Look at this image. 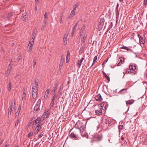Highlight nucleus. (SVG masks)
Returning <instances> with one entry per match:
<instances>
[{"label": "nucleus", "mask_w": 147, "mask_h": 147, "mask_svg": "<svg viewBox=\"0 0 147 147\" xmlns=\"http://www.w3.org/2000/svg\"><path fill=\"white\" fill-rule=\"evenodd\" d=\"M50 90L49 89H48L45 92V96H44L45 98H47L49 94V92H50Z\"/></svg>", "instance_id": "obj_25"}, {"label": "nucleus", "mask_w": 147, "mask_h": 147, "mask_svg": "<svg viewBox=\"0 0 147 147\" xmlns=\"http://www.w3.org/2000/svg\"><path fill=\"white\" fill-rule=\"evenodd\" d=\"M84 59V58H82L80 60H78V61L76 65L79 68L80 67Z\"/></svg>", "instance_id": "obj_12"}, {"label": "nucleus", "mask_w": 147, "mask_h": 147, "mask_svg": "<svg viewBox=\"0 0 147 147\" xmlns=\"http://www.w3.org/2000/svg\"><path fill=\"white\" fill-rule=\"evenodd\" d=\"M125 47H126L125 46H123L122 47H121V49H125Z\"/></svg>", "instance_id": "obj_63"}, {"label": "nucleus", "mask_w": 147, "mask_h": 147, "mask_svg": "<svg viewBox=\"0 0 147 147\" xmlns=\"http://www.w3.org/2000/svg\"><path fill=\"white\" fill-rule=\"evenodd\" d=\"M75 11H74V10H72L71 13V14L72 15V16H74L75 14Z\"/></svg>", "instance_id": "obj_43"}, {"label": "nucleus", "mask_w": 147, "mask_h": 147, "mask_svg": "<svg viewBox=\"0 0 147 147\" xmlns=\"http://www.w3.org/2000/svg\"><path fill=\"white\" fill-rule=\"evenodd\" d=\"M75 127L76 129H78L79 130L80 133L82 136L84 137L86 136V134H83L86 128L84 124L82 122H77L75 124Z\"/></svg>", "instance_id": "obj_1"}, {"label": "nucleus", "mask_w": 147, "mask_h": 147, "mask_svg": "<svg viewBox=\"0 0 147 147\" xmlns=\"http://www.w3.org/2000/svg\"><path fill=\"white\" fill-rule=\"evenodd\" d=\"M63 64V59H61L60 63L59 64V69H61L62 68V67Z\"/></svg>", "instance_id": "obj_22"}, {"label": "nucleus", "mask_w": 147, "mask_h": 147, "mask_svg": "<svg viewBox=\"0 0 147 147\" xmlns=\"http://www.w3.org/2000/svg\"><path fill=\"white\" fill-rule=\"evenodd\" d=\"M109 121L108 119H105L104 122L105 124H107L108 123L109 124H110V123H109Z\"/></svg>", "instance_id": "obj_31"}, {"label": "nucleus", "mask_w": 147, "mask_h": 147, "mask_svg": "<svg viewBox=\"0 0 147 147\" xmlns=\"http://www.w3.org/2000/svg\"><path fill=\"white\" fill-rule=\"evenodd\" d=\"M106 104H107V103L105 102H103V103L100 104L99 109L95 111V113L96 115H102V110L103 109V107L105 108L106 107Z\"/></svg>", "instance_id": "obj_2"}, {"label": "nucleus", "mask_w": 147, "mask_h": 147, "mask_svg": "<svg viewBox=\"0 0 147 147\" xmlns=\"http://www.w3.org/2000/svg\"><path fill=\"white\" fill-rule=\"evenodd\" d=\"M33 62H34L33 67H34L35 66V65L36 64V61L34 60L33 61Z\"/></svg>", "instance_id": "obj_56"}, {"label": "nucleus", "mask_w": 147, "mask_h": 147, "mask_svg": "<svg viewBox=\"0 0 147 147\" xmlns=\"http://www.w3.org/2000/svg\"><path fill=\"white\" fill-rule=\"evenodd\" d=\"M11 88V83H9L8 84V86L7 87L8 90L10 91Z\"/></svg>", "instance_id": "obj_33"}, {"label": "nucleus", "mask_w": 147, "mask_h": 147, "mask_svg": "<svg viewBox=\"0 0 147 147\" xmlns=\"http://www.w3.org/2000/svg\"><path fill=\"white\" fill-rule=\"evenodd\" d=\"M94 98L95 100L98 101H100L102 99L100 94H99L95 96Z\"/></svg>", "instance_id": "obj_10"}, {"label": "nucleus", "mask_w": 147, "mask_h": 147, "mask_svg": "<svg viewBox=\"0 0 147 147\" xmlns=\"http://www.w3.org/2000/svg\"><path fill=\"white\" fill-rule=\"evenodd\" d=\"M70 138L73 140H77L79 137L78 135L75 133L73 132L71 133L70 135Z\"/></svg>", "instance_id": "obj_8"}, {"label": "nucleus", "mask_w": 147, "mask_h": 147, "mask_svg": "<svg viewBox=\"0 0 147 147\" xmlns=\"http://www.w3.org/2000/svg\"><path fill=\"white\" fill-rule=\"evenodd\" d=\"M102 74H103L104 75V76L105 77L106 76H107V75L103 71L102 72Z\"/></svg>", "instance_id": "obj_51"}, {"label": "nucleus", "mask_w": 147, "mask_h": 147, "mask_svg": "<svg viewBox=\"0 0 147 147\" xmlns=\"http://www.w3.org/2000/svg\"><path fill=\"white\" fill-rule=\"evenodd\" d=\"M73 16H72V15H71V14L68 16V18L69 19H70L71 18V17H73Z\"/></svg>", "instance_id": "obj_55"}, {"label": "nucleus", "mask_w": 147, "mask_h": 147, "mask_svg": "<svg viewBox=\"0 0 147 147\" xmlns=\"http://www.w3.org/2000/svg\"><path fill=\"white\" fill-rule=\"evenodd\" d=\"M70 53L69 51H68L67 52V54L66 56H67L68 57H70Z\"/></svg>", "instance_id": "obj_44"}, {"label": "nucleus", "mask_w": 147, "mask_h": 147, "mask_svg": "<svg viewBox=\"0 0 147 147\" xmlns=\"http://www.w3.org/2000/svg\"><path fill=\"white\" fill-rule=\"evenodd\" d=\"M41 127V123H39L35 129V132L36 133H38L39 129H40Z\"/></svg>", "instance_id": "obj_11"}, {"label": "nucleus", "mask_w": 147, "mask_h": 147, "mask_svg": "<svg viewBox=\"0 0 147 147\" xmlns=\"http://www.w3.org/2000/svg\"><path fill=\"white\" fill-rule=\"evenodd\" d=\"M54 102H51L50 105V108L51 109L52 107H53V106L54 104Z\"/></svg>", "instance_id": "obj_42"}, {"label": "nucleus", "mask_w": 147, "mask_h": 147, "mask_svg": "<svg viewBox=\"0 0 147 147\" xmlns=\"http://www.w3.org/2000/svg\"><path fill=\"white\" fill-rule=\"evenodd\" d=\"M138 37L139 39L140 43L141 44H143L145 42V37L144 35L142 36L139 35Z\"/></svg>", "instance_id": "obj_7"}, {"label": "nucleus", "mask_w": 147, "mask_h": 147, "mask_svg": "<svg viewBox=\"0 0 147 147\" xmlns=\"http://www.w3.org/2000/svg\"><path fill=\"white\" fill-rule=\"evenodd\" d=\"M39 0H35L36 4H38V3Z\"/></svg>", "instance_id": "obj_58"}, {"label": "nucleus", "mask_w": 147, "mask_h": 147, "mask_svg": "<svg viewBox=\"0 0 147 147\" xmlns=\"http://www.w3.org/2000/svg\"><path fill=\"white\" fill-rule=\"evenodd\" d=\"M36 35V32H33L32 34V39H31L30 40H33L34 41Z\"/></svg>", "instance_id": "obj_26"}, {"label": "nucleus", "mask_w": 147, "mask_h": 147, "mask_svg": "<svg viewBox=\"0 0 147 147\" xmlns=\"http://www.w3.org/2000/svg\"><path fill=\"white\" fill-rule=\"evenodd\" d=\"M12 15H13L12 13L11 12V13H9V14H8V15L7 16V18L9 20H11L12 19Z\"/></svg>", "instance_id": "obj_24"}, {"label": "nucleus", "mask_w": 147, "mask_h": 147, "mask_svg": "<svg viewBox=\"0 0 147 147\" xmlns=\"http://www.w3.org/2000/svg\"><path fill=\"white\" fill-rule=\"evenodd\" d=\"M118 60L119 62L117 64V66H120L123 63L124 61V59H123V60L121 57Z\"/></svg>", "instance_id": "obj_15"}, {"label": "nucleus", "mask_w": 147, "mask_h": 147, "mask_svg": "<svg viewBox=\"0 0 147 147\" xmlns=\"http://www.w3.org/2000/svg\"><path fill=\"white\" fill-rule=\"evenodd\" d=\"M108 60V58H107V60H105L103 63L102 64V66L103 68L104 67V65H105L106 62Z\"/></svg>", "instance_id": "obj_38"}, {"label": "nucleus", "mask_w": 147, "mask_h": 147, "mask_svg": "<svg viewBox=\"0 0 147 147\" xmlns=\"http://www.w3.org/2000/svg\"><path fill=\"white\" fill-rule=\"evenodd\" d=\"M85 29V27L84 25L82 26L81 28V29L80 30V34H84L85 33L84 31Z\"/></svg>", "instance_id": "obj_20"}, {"label": "nucleus", "mask_w": 147, "mask_h": 147, "mask_svg": "<svg viewBox=\"0 0 147 147\" xmlns=\"http://www.w3.org/2000/svg\"><path fill=\"white\" fill-rule=\"evenodd\" d=\"M34 44V40H30L27 49V51L28 52H31L32 49V46Z\"/></svg>", "instance_id": "obj_6"}, {"label": "nucleus", "mask_w": 147, "mask_h": 147, "mask_svg": "<svg viewBox=\"0 0 147 147\" xmlns=\"http://www.w3.org/2000/svg\"><path fill=\"white\" fill-rule=\"evenodd\" d=\"M41 102V100L40 99H39L37 101L36 105L40 106Z\"/></svg>", "instance_id": "obj_32"}, {"label": "nucleus", "mask_w": 147, "mask_h": 147, "mask_svg": "<svg viewBox=\"0 0 147 147\" xmlns=\"http://www.w3.org/2000/svg\"><path fill=\"white\" fill-rule=\"evenodd\" d=\"M33 133L32 132H30L28 135V138H30L33 136Z\"/></svg>", "instance_id": "obj_37"}, {"label": "nucleus", "mask_w": 147, "mask_h": 147, "mask_svg": "<svg viewBox=\"0 0 147 147\" xmlns=\"http://www.w3.org/2000/svg\"><path fill=\"white\" fill-rule=\"evenodd\" d=\"M59 21H60V22L61 23L63 22V21H62V17H60V18L59 19Z\"/></svg>", "instance_id": "obj_50"}, {"label": "nucleus", "mask_w": 147, "mask_h": 147, "mask_svg": "<svg viewBox=\"0 0 147 147\" xmlns=\"http://www.w3.org/2000/svg\"><path fill=\"white\" fill-rule=\"evenodd\" d=\"M55 96H56V94H55V93L53 97V98L55 99V97H56Z\"/></svg>", "instance_id": "obj_61"}, {"label": "nucleus", "mask_w": 147, "mask_h": 147, "mask_svg": "<svg viewBox=\"0 0 147 147\" xmlns=\"http://www.w3.org/2000/svg\"><path fill=\"white\" fill-rule=\"evenodd\" d=\"M22 19L23 20H26L27 17L26 15L24 16H22Z\"/></svg>", "instance_id": "obj_35"}, {"label": "nucleus", "mask_w": 147, "mask_h": 147, "mask_svg": "<svg viewBox=\"0 0 147 147\" xmlns=\"http://www.w3.org/2000/svg\"><path fill=\"white\" fill-rule=\"evenodd\" d=\"M134 101V100H131L126 101V104L128 105H131L133 104Z\"/></svg>", "instance_id": "obj_23"}, {"label": "nucleus", "mask_w": 147, "mask_h": 147, "mask_svg": "<svg viewBox=\"0 0 147 147\" xmlns=\"http://www.w3.org/2000/svg\"><path fill=\"white\" fill-rule=\"evenodd\" d=\"M49 110H48V109L47 110L45 111V112L44 113H45V114H46V115H48V116H49Z\"/></svg>", "instance_id": "obj_34"}, {"label": "nucleus", "mask_w": 147, "mask_h": 147, "mask_svg": "<svg viewBox=\"0 0 147 147\" xmlns=\"http://www.w3.org/2000/svg\"><path fill=\"white\" fill-rule=\"evenodd\" d=\"M41 119L40 118V117H38L35 120V124L38 123L40 120Z\"/></svg>", "instance_id": "obj_28"}, {"label": "nucleus", "mask_w": 147, "mask_h": 147, "mask_svg": "<svg viewBox=\"0 0 147 147\" xmlns=\"http://www.w3.org/2000/svg\"><path fill=\"white\" fill-rule=\"evenodd\" d=\"M22 59V57L20 56L18 57V58L17 59V60L18 61H19L20 59Z\"/></svg>", "instance_id": "obj_41"}, {"label": "nucleus", "mask_w": 147, "mask_h": 147, "mask_svg": "<svg viewBox=\"0 0 147 147\" xmlns=\"http://www.w3.org/2000/svg\"><path fill=\"white\" fill-rule=\"evenodd\" d=\"M57 88V86H56L54 88V89L52 91L53 92H55V89Z\"/></svg>", "instance_id": "obj_57"}, {"label": "nucleus", "mask_w": 147, "mask_h": 147, "mask_svg": "<svg viewBox=\"0 0 147 147\" xmlns=\"http://www.w3.org/2000/svg\"><path fill=\"white\" fill-rule=\"evenodd\" d=\"M21 107L20 106L16 112L15 113V117H18V116H19V113L21 110Z\"/></svg>", "instance_id": "obj_17"}, {"label": "nucleus", "mask_w": 147, "mask_h": 147, "mask_svg": "<svg viewBox=\"0 0 147 147\" xmlns=\"http://www.w3.org/2000/svg\"><path fill=\"white\" fill-rule=\"evenodd\" d=\"M68 36V35L67 34H65L63 38V40L64 42V44L66 45L67 43V37Z\"/></svg>", "instance_id": "obj_13"}, {"label": "nucleus", "mask_w": 147, "mask_h": 147, "mask_svg": "<svg viewBox=\"0 0 147 147\" xmlns=\"http://www.w3.org/2000/svg\"><path fill=\"white\" fill-rule=\"evenodd\" d=\"M130 71L131 70L134 71L136 69V67L135 65H129V66Z\"/></svg>", "instance_id": "obj_18"}, {"label": "nucleus", "mask_w": 147, "mask_h": 147, "mask_svg": "<svg viewBox=\"0 0 147 147\" xmlns=\"http://www.w3.org/2000/svg\"><path fill=\"white\" fill-rule=\"evenodd\" d=\"M24 92H23V94L22 95V100H23V102L24 103V101L26 99V94L24 92Z\"/></svg>", "instance_id": "obj_21"}, {"label": "nucleus", "mask_w": 147, "mask_h": 147, "mask_svg": "<svg viewBox=\"0 0 147 147\" xmlns=\"http://www.w3.org/2000/svg\"><path fill=\"white\" fill-rule=\"evenodd\" d=\"M13 104L10 105L9 107L8 110L9 111H12L14 110L15 107H13Z\"/></svg>", "instance_id": "obj_27"}, {"label": "nucleus", "mask_w": 147, "mask_h": 147, "mask_svg": "<svg viewBox=\"0 0 147 147\" xmlns=\"http://www.w3.org/2000/svg\"><path fill=\"white\" fill-rule=\"evenodd\" d=\"M11 68V64H9L8 66V69H7L6 72V74L7 75L9 74L10 73L11 71V69H10Z\"/></svg>", "instance_id": "obj_19"}, {"label": "nucleus", "mask_w": 147, "mask_h": 147, "mask_svg": "<svg viewBox=\"0 0 147 147\" xmlns=\"http://www.w3.org/2000/svg\"><path fill=\"white\" fill-rule=\"evenodd\" d=\"M70 59V57H68L67 56H66V63H67L69 61V60Z\"/></svg>", "instance_id": "obj_39"}, {"label": "nucleus", "mask_w": 147, "mask_h": 147, "mask_svg": "<svg viewBox=\"0 0 147 147\" xmlns=\"http://www.w3.org/2000/svg\"><path fill=\"white\" fill-rule=\"evenodd\" d=\"M43 136V134H40L38 136V137L39 138H41Z\"/></svg>", "instance_id": "obj_54"}, {"label": "nucleus", "mask_w": 147, "mask_h": 147, "mask_svg": "<svg viewBox=\"0 0 147 147\" xmlns=\"http://www.w3.org/2000/svg\"><path fill=\"white\" fill-rule=\"evenodd\" d=\"M99 22L98 24V29L100 30L102 29L104 25V22H105V19L103 18H101L100 20L98 21Z\"/></svg>", "instance_id": "obj_4"}, {"label": "nucleus", "mask_w": 147, "mask_h": 147, "mask_svg": "<svg viewBox=\"0 0 147 147\" xmlns=\"http://www.w3.org/2000/svg\"><path fill=\"white\" fill-rule=\"evenodd\" d=\"M144 5H147V0H144Z\"/></svg>", "instance_id": "obj_53"}, {"label": "nucleus", "mask_w": 147, "mask_h": 147, "mask_svg": "<svg viewBox=\"0 0 147 147\" xmlns=\"http://www.w3.org/2000/svg\"><path fill=\"white\" fill-rule=\"evenodd\" d=\"M125 48V49H126L128 51L131 50V49L129 48L128 47H126Z\"/></svg>", "instance_id": "obj_47"}, {"label": "nucleus", "mask_w": 147, "mask_h": 147, "mask_svg": "<svg viewBox=\"0 0 147 147\" xmlns=\"http://www.w3.org/2000/svg\"><path fill=\"white\" fill-rule=\"evenodd\" d=\"M123 127V126L122 125H120L118 127V129L120 130H122Z\"/></svg>", "instance_id": "obj_40"}, {"label": "nucleus", "mask_w": 147, "mask_h": 147, "mask_svg": "<svg viewBox=\"0 0 147 147\" xmlns=\"http://www.w3.org/2000/svg\"><path fill=\"white\" fill-rule=\"evenodd\" d=\"M80 36L81 38V42L83 45L85 46L86 44L85 41L87 38V35L85 33L80 34Z\"/></svg>", "instance_id": "obj_3"}, {"label": "nucleus", "mask_w": 147, "mask_h": 147, "mask_svg": "<svg viewBox=\"0 0 147 147\" xmlns=\"http://www.w3.org/2000/svg\"><path fill=\"white\" fill-rule=\"evenodd\" d=\"M55 99L53 98H52V100L51 102H54Z\"/></svg>", "instance_id": "obj_64"}, {"label": "nucleus", "mask_w": 147, "mask_h": 147, "mask_svg": "<svg viewBox=\"0 0 147 147\" xmlns=\"http://www.w3.org/2000/svg\"><path fill=\"white\" fill-rule=\"evenodd\" d=\"M77 25V23L76 24H75L74 25V28L73 29V30H75L76 29Z\"/></svg>", "instance_id": "obj_45"}, {"label": "nucleus", "mask_w": 147, "mask_h": 147, "mask_svg": "<svg viewBox=\"0 0 147 147\" xmlns=\"http://www.w3.org/2000/svg\"><path fill=\"white\" fill-rule=\"evenodd\" d=\"M75 32L74 30H72V32H71V36L72 37H73L74 34V33Z\"/></svg>", "instance_id": "obj_48"}, {"label": "nucleus", "mask_w": 147, "mask_h": 147, "mask_svg": "<svg viewBox=\"0 0 147 147\" xmlns=\"http://www.w3.org/2000/svg\"><path fill=\"white\" fill-rule=\"evenodd\" d=\"M39 80L37 79V80H36V81L34 83L32 84V90H38V84H39Z\"/></svg>", "instance_id": "obj_5"}, {"label": "nucleus", "mask_w": 147, "mask_h": 147, "mask_svg": "<svg viewBox=\"0 0 147 147\" xmlns=\"http://www.w3.org/2000/svg\"><path fill=\"white\" fill-rule=\"evenodd\" d=\"M40 106L36 105L34 107V110L36 113L39 112L40 110Z\"/></svg>", "instance_id": "obj_14"}, {"label": "nucleus", "mask_w": 147, "mask_h": 147, "mask_svg": "<svg viewBox=\"0 0 147 147\" xmlns=\"http://www.w3.org/2000/svg\"><path fill=\"white\" fill-rule=\"evenodd\" d=\"M106 79H107L108 80V82H109L110 81V78L109 76H107L105 77Z\"/></svg>", "instance_id": "obj_46"}, {"label": "nucleus", "mask_w": 147, "mask_h": 147, "mask_svg": "<svg viewBox=\"0 0 147 147\" xmlns=\"http://www.w3.org/2000/svg\"><path fill=\"white\" fill-rule=\"evenodd\" d=\"M18 121H19V119H18L17 122L15 124V126H16L18 125V123H19Z\"/></svg>", "instance_id": "obj_49"}, {"label": "nucleus", "mask_w": 147, "mask_h": 147, "mask_svg": "<svg viewBox=\"0 0 147 147\" xmlns=\"http://www.w3.org/2000/svg\"><path fill=\"white\" fill-rule=\"evenodd\" d=\"M127 88L123 89L121 90L119 92V94H121L126 92Z\"/></svg>", "instance_id": "obj_16"}, {"label": "nucleus", "mask_w": 147, "mask_h": 147, "mask_svg": "<svg viewBox=\"0 0 147 147\" xmlns=\"http://www.w3.org/2000/svg\"><path fill=\"white\" fill-rule=\"evenodd\" d=\"M48 117V115H46V114H45V113H44L42 115V117L44 119Z\"/></svg>", "instance_id": "obj_36"}, {"label": "nucleus", "mask_w": 147, "mask_h": 147, "mask_svg": "<svg viewBox=\"0 0 147 147\" xmlns=\"http://www.w3.org/2000/svg\"><path fill=\"white\" fill-rule=\"evenodd\" d=\"M79 5L77 3L74 5L73 6V10H74V11L76 10V8L78 7Z\"/></svg>", "instance_id": "obj_29"}, {"label": "nucleus", "mask_w": 147, "mask_h": 147, "mask_svg": "<svg viewBox=\"0 0 147 147\" xmlns=\"http://www.w3.org/2000/svg\"><path fill=\"white\" fill-rule=\"evenodd\" d=\"M129 70H130V69H129H129L127 68V69H126V73H127V72H128V73H129Z\"/></svg>", "instance_id": "obj_59"}, {"label": "nucleus", "mask_w": 147, "mask_h": 147, "mask_svg": "<svg viewBox=\"0 0 147 147\" xmlns=\"http://www.w3.org/2000/svg\"><path fill=\"white\" fill-rule=\"evenodd\" d=\"M38 90H32V95L33 98H36L38 94Z\"/></svg>", "instance_id": "obj_9"}, {"label": "nucleus", "mask_w": 147, "mask_h": 147, "mask_svg": "<svg viewBox=\"0 0 147 147\" xmlns=\"http://www.w3.org/2000/svg\"><path fill=\"white\" fill-rule=\"evenodd\" d=\"M11 111H8V115H10L11 114Z\"/></svg>", "instance_id": "obj_62"}, {"label": "nucleus", "mask_w": 147, "mask_h": 147, "mask_svg": "<svg viewBox=\"0 0 147 147\" xmlns=\"http://www.w3.org/2000/svg\"><path fill=\"white\" fill-rule=\"evenodd\" d=\"M90 102H89L87 107H90L92 106L91 104L90 103Z\"/></svg>", "instance_id": "obj_60"}, {"label": "nucleus", "mask_w": 147, "mask_h": 147, "mask_svg": "<svg viewBox=\"0 0 147 147\" xmlns=\"http://www.w3.org/2000/svg\"><path fill=\"white\" fill-rule=\"evenodd\" d=\"M97 59V56H96L94 57V58L93 59V63H92V65L91 66H92L93 65V64L95 63L96 62V61Z\"/></svg>", "instance_id": "obj_30"}, {"label": "nucleus", "mask_w": 147, "mask_h": 147, "mask_svg": "<svg viewBox=\"0 0 147 147\" xmlns=\"http://www.w3.org/2000/svg\"><path fill=\"white\" fill-rule=\"evenodd\" d=\"M47 12H46L45 13V15H44V18H46L47 16Z\"/></svg>", "instance_id": "obj_52"}]
</instances>
